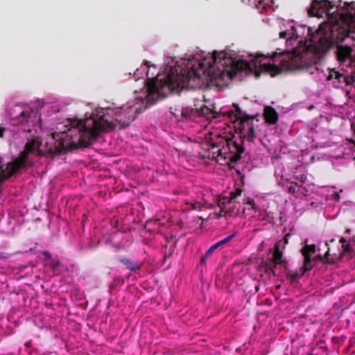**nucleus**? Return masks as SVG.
<instances>
[{
	"label": "nucleus",
	"mask_w": 355,
	"mask_h": 355,
	"mask_svg": "<svg viewBox=\"0 0 355 355\" xmlns=\"http://www.w3.org/2000/svg\"><path fill=\"white\" fill-rule=\"evenodd\" d=\"M212 63L189 60L182 65L176 64L164 78L157 76L146 83L147 101L154 104L172 92L179 93L184 88L201 87L205 85L220 87L223 82L232 80L239 72L251 71L252 67L245 60H234L227 53L214 51Z\"/></svg>",
	"instance_id": "f257e3e1"
},
{
	"label": "nucleus",
	"mask_w": 355,
	"mask_h": 355,
	"mask_svg": "<svg viewBox=\"0 0 355 355\" xmlns=\"http://www.w3.org/2000/svg\"><path fill=\"white\" fill-rule=\"evenodd\" d=\"M139 112L141 106L138 102L120 107L114 120L110 121L103 111L85 119L69 120L64 125L67 130L51 134L46 142L47 150L52 155H61L80 147L87 148L96 140L101 132L115 128L116 123L121 128L128 127Z\"/></svg>",
	"instance_id": "f03ea898"
},
{
	"label": "nucleus",
	"mask_w": 355,
	"mask_h": 355,
	"mask_svg": "<svg viewBox=\"0 0 355 355\" xmlns=\"http://www.w3.org/2000/svg\"><path fill=\"white\" fill-rule=\"evenodd\" d=\"M347 12L338 13L336 20V44L344 41L350 33L355 32V2L345 3Z\"/></svg>",
	"instance_id": "7ed1b4c3"
},
{
	"label": "nucleus",
	"mask_w": 355,
	"mask_h": 355,
	"mask_svg": "<svg viewBox=\"0 0 355 355\" xmlns=\"http://www.w3.org/2000/svg\"><path fill=\"white\" fill-rule=\"evenodd\" d=\"M236 114H234L236 121L238 122L237 128L239 129L241 136L249 141H253L255 137L254 124L252 120L257 115H249L243 112L239 104H232Z\"/></svg>",
	"instance_id": "20e7f679"
},
{
	"label": "nucleus",
	"mask_w": 355,
	"mask_h": 355,
	"mask_svg": "<svg viewBox=\"0 0 355 355\" xmlns=\"http://www.w3.org/2000/svg\"><path fill=\"white\" fill-rule=\"evenodd\" d=\"M226 146L218 150V161L223 159L227 164L236 163L241 158V154L244 153V147L242 144L237 143L234 138L225 140Z\"/></svg>",
	"instance_id": "39448f33"
},
{
	"label": "nucleus",
	"mask_w": 355,
	"mask_h": 355,
	"mask_svg": "<svg viewBox=\"0 0 355 355\" xmlns=\"http://www.w3.org/2000/svg\"><path fill=\"white\" fill-rule=\"evenodd\" d=\"M8 114L10 119L16 124L26 125L25 131L31 132V127L34 126L36 120V113L29 108H24L20 105H15L10 108Z\"/></svg>",
	"instance_id": "423d86ee"
},
{
	"label": "nucleus",
	"mask_w": 355,
	"mask_h": 355,
	"mask_svg": "<svg viewBox=\"0 0 355 355\" xmlns=\"http://www.w3.org/2000/svg\"><path fill=\"white\" fill-rule=\"evenodd\" d=\"M40 145V143L37 139H33L25 144L24 150L20 152L19 156L9 162V166L12 167V173H18L21 169L26 168L28 160V153H34Z\"/></svg>",
	"instance_id": "0eeeda50"
},
{
	"label": "nucleus",
	"mask_w": 355,
	"mask_h": 355,
	"mask_svg": "<svg viewBox=\"0 0 355 355\" xmlns=\"http://www.w3.org/2000/svg\"><path fill=\"white\" fill-rule=\"evenodd\" d=\"M218 206L220 208V211L217 214V218L234 216L239 213V208L236 202L227 197L220 198L218 200Z\"/></svg>",
	"instance_id": "6e6552de"
},
{
	"label": "nucleus",
	"mask_w": 355,
	"mask_h": 355,
	"mask_svg": "<svg viewBox=\"0 0 355 355\" xmlns=\"http://www.w3.org/2000/svg\"><path fill=\"white\" fill-rule=\"evenodd\" d=\"M335 6L328 0H313L308 9V14L311 17H322L324 14L327 15Z\"/></svg>",
	"instance_id": "1a4fd4ad"
},
{
	"label": "nucleus",
	"mask_w": 355,
	"mask_h": 355,
	"mask_svg": "<svg viewBox=\"0 0 355 355\" xmlns=\"http://www.w3.org/2000/svg\"><path fill=\"white\" fill-rule=\"evenodd\" d=\"M211 114V116L214 119L217 118L218 113L211 111L205 105H202L200 109L196 107H184L182 110V115L186 119H193L196 116H205L209 117V114Z\"/></svg>",
	"instance_id": "9d476101"
},
{
	"label": "nucleus",
	"mask_w": 355,
	"mask_h": 355,
	"mask_svg": "<svg viewBox=\"0 0 355 355\" xmlns=\"http://www.w3.org/2000/svg\"><path fill=\"white\" fill-rule=\"evenodd\" d=\"M352 51V48L349 46L338 45L336 51L338 60L340 62H345L351 57Z\"/></svg>",
	"instance_id": "9b49d317"
},
{
	"label": "nucleus",
	"mask_w": 355,
	"mask_h": 355,
	"mask_svg": "<svg viewBox=\"0 0 355 355\" xmlns=\"http://www.w3.org/2000/svg\"><path fill=\"white\" fill-rule=\"evenodd\" d=\"M281 241L277 243L274 248V252L272 254V262L274 263V267H277L279 264H282L284 266L287 264V261L283 258V252L280 250Z\"/></svg>",
	"instance_id": "f8f14e48"
},
{
	"label": "nucleus",
	"mask_w": 355,
	"mask_h": 355,
	"mask_svg": "<svg viewBox=\"0 0 355 355\" xmlns=\"http://www.w3.org/2000/svg\"><path fill=\"white\" fill-rule=\"evenodd\" d=\"M263 116L266 122L268 124H275L278 121L277 112L270 106H266L265 107Z\"/></svg>",
	"instance_id": "ddd939ff"
},
{
	"label": "nucleus",
	"mask_w": 355,
	"mask_h": 355,
	"mask_svg": "<svg viewBox=\"0 0 355 355\" xmlns=\"http://www.w3.org/2000/svg\"><path fill=\"white\" fill-rule=\"evenodd\" d=\"M119 261L126 266V268L132 271L140 269L141 266L139 263L132 262L130 259L122 257L119 259Z\"/></svg>",
	"instance_id": "4468645a"
},
{
	"label": "nucleus",
	"mask_w": 355,
	"mask_h": 355,
	"mask_svg": "<svg viewBox=\"0 0 355 355\" xmlns=\"http://www.w3.org/2000/svg\"><path fill=\"white\" fill-rule=\"evenodd\" d=\"M304 257V262L303 266L301 268L302 270V274H304L306 272L311 270L313 268V265L311 264V256L309 255H303Z\"/></svg>",
	"instance_id": "2eb2a0df"
},
{
	"label": "nucleus",
	"mask_w": 355,
	"mask_h": 355,
	"mask_svg": "<svg viewBox=\"0 0 355 355\" xmlns=\"http://www.w3.org/2000/svg\"><path fill=\"white\" fill-rule=\"evenodd\" d=\"M8 171H7V173H6L4 171L0 172V183L3 182L4 181L8 180L12 176H13L14 175H15L17 173H12V167H10L9 166V162L8 163Z\"/></svg>",
	"instance_id": "dca6fc26"
},
{
	"label": "nucleus",
	"mask_w": 355,
	"mask_h": 355,
	"mask_svg": "<svg viewBox=\"0 0 355 355\" xmlns=\"http://www.w3.org/2000/svg\"><path fill=\"white\" fill-rule=\"evenodd\" d=\"M316 251V247L315 245H308L305 244V245L302 248L301 253L302 255H309L311 256Z\"/></svg>",
	"instance_id": "f3484780"
},
{
	"label": "nucleus",
	"mask_w": 355,
	"mask_h": 355,
	"mask_svg": "<svg viewBox=\"0 0 355 355\" xmlns=\"http://www.w3.org/2000/svg\"><path fill=\"white\" fill-rule=\"evenodd\" d=\"M295 31L294 26L291 27V31H282L279 33V37L282 39H291L294 37V31Z\"/></svg>",
	"instance_id": "a211bd4d"
},
{
	"label": "nucleus",
	"mask_w": 355,
	"mask_h": 355,
	"mask_svg": "<svg viewBox=\"0 0 355 355\" xmlns=\"http://www.w3.org/2000/svg\"><path fill=\"white\" fill-rule=\"evenodd\" d=\"M217 248L212 245L200 258V263H205L207 259L216 250Z\"/></svg>",
	"instance_id": "6ab92c4d"
},
{
	"label": "nucleus",
	"mask_w": 355,
	"mask_h": 355,
	"mask_svg": "<svg viewBox=\"0 0 355 355\" xmlns=\"http://www.w3.org/2000/svg\"><path fill=\"white\" fill-rule=\"evenodd\" d=\"M243 203L250 205L251 209L260 211V208L256 206L254 199L250 197H245Z\"/></svg>",
	"instance_id": "aec40b11"
},
{
	"label": "nucleus",
	"mask_w": 355,
	"mask_h": 355,
	"mask_svg": "<svg viewBox=\"0 0 355 355\" xmlns=\"http://www.w3.org/2000/svg\"><path fill=\"white\" fill-rule=\"evenodd\" d=\"M287 277H289L292 281H297L304 274L302 272L301 274H299L296 271L293 270H288L286 272Z\"/></svg>",
	"instance_id": "412c9836"
},
{
	"label": "nucleus",
	"mask_w": 355,
	"mask_h": 355,
	"mask_svg": "<svg viewBox=\"0 0 355 355\" xmlns=\"http://www.w3.org/2000/svg\"><path fill=\"white\" fill-rule=\"evenodd\" d=\"M235 234H231L229 236L222 239L221 241L214 243V246L218 248H219L220 246L223 245H225L226 243H227L229 241H230L234 237Z\"/></svg>",
	"instance_id": "4be33fe9"
},
{
	"label": "nucleus",
	"mask_w": 355,
	"mask_h": 355,
	"mask_svg": "<svg viewBox=\"0 0 355 355\" xmlns=\"http://www.w3.org/2000/svg\"><path fill=\"white\" fill-rule=\"evenodd\" d=\"M243 190L241 188H236L235 191L230 192V199L235 201V199L239 196H241L242 194Z\"/></svg>",
	"instance_id": "5701e85b"
},
{
	"label": "nucleus",
	"mask_w": 355,
	"mask_h": 355,
	"mask_svg": "<svg viewBox=\"0 0 355 355\" xmlns=\"http://www.w3.org/2000/svg\"><path fill=\"white\" fill-rule=\"evenodd\" d=\"M275 268L276 267H274V263L272 262V264H266V272H272L273 275H276L275 273Z\"/></svg>",
	"instance_id": "b1692460"
},
{
	"label": "nucleus",
	"mask_w": 355,
	"mask_h": 355,
	"mask_svg": "<svg viewBox=\"0 0 355 355\" xmlns=\"http://www.w3.org/2000/svg\"><path fill=\"white\" fill-rule=\"evenodd\" d=\"M154 225L155 226H157V227L160 226V225H161L160 219L148 220L146 223V225Z\"/></svg>",
	"instance_id": "393cba45"
},
{
	"label": "nucleus",
	"mask_w": 355,
	"mask_h": 355,
	"mask_svg": "<svg viewBox=\"0 0 355 355\" xmlns=\"http://www.w3.org/2000/svg\"><path fill=\"white\" fill-rule=\"evenodd\" d=\"M334 78H335L336 79H339V78H340V77L341 76V74H340V73H338V72H337V71H331V72L330 73V74H329V76H328L327 79H328V80L332 79V78H334Z\"/></svg>",
	"instance_id": "a878e982"
},
{
	"label": "nucleus",
	"mask_w": 355,
	"mask_h": 355,
	"mask_svg": "<svg viewBox=\"0 0 355 355\" xmlns=\"http://www.w3.org/2000/svg\"><path fill=\"white\" fill-rule=\"evenodd\" d=\"M297 184L291 183V185L288 187V191L290 193H295L297 191Z\"/></svg>",
	"instance_id": "bb28decb"
},
{
	"label": "nucleus",
	"mask_w": 355,
	"mask_h": 355,
	"mask_svg": "<svg viewBox=\"0 0 355 355\" xmlns=\"http://www.w3.org/2000/svg\"><path fill=\"white\" fill-rule=\"evenodd\" d=\"M342 247L345 252H351L353 251L352 247L350 244L342 245Z\"/></svg>",
	"instance_id": "cd10ccee"
},
{
	"label": "nucleus",
	"mask_w": 355,
	"mask_h": 355,
	"mask_svg": "<svg viewBox=\"0 0 355 355\" xmlns=\"http://www.w3.org/2000/svg\"><path fill=\"white\" fill-rule=\"evenodd\" d=\"M329 255V252L327 251L326 253H325V255H324V257L326 259V261L328 263H334V261L332 260H330L329 258H328V256Z\"/></svg>",
	"instance_id": "c85d7f7f"
},
{
	"label": "nucleus",
	"mask_w": 355,
	"mask_h": 355,
	"mask_svg": "<svg viewBox=\"0 0 355 355\" xmlns=\"http://www.w3.org/2000/svg\"><path fill=\"white\" fill-rule=\"evenodd\" d=\"M200 207V204L199 202H195L192 205L193 209H198Z\"/></svg>",
	"instance_id": "c756f323"
},
{
	"label": "nucleus",
	"mask_w": 355,
	"mask_h": 355,
	"mask_svg": "<svg viewBox=\"0 0 355 355\" xmlns=\"http://www.w3.org/2000/svg\"><path fill=\"white\" fill-rule=\"evenodd\" d=\"M42 254L47 259H51V254L48 251H44V252H43Z\"/></svg>",
	"instance_id": "7c9ffc66"
},
{
	"label": "nucleus",
	"mask_w": 355,
	"mask_h": 355,
	"mask_svg": "<svg viewBox=\"0 0 355 355\" xmlns=\"http://www.w3.org/2000/svg\"><path fill=\"white\" fill-rule=\"evenodd\" d=\"M1 171H4L6 173H7V171H8V164H6V168H3V166L0 165V172Z\"/></svg>",
	"instance_id": "2f4dec72"
},
{
	"label": "nucleus",
	"mask_w": 355,
	"mask_h": 355,
	"mask_svg": "<svg viewBox=\"0 0 355 355\" xmlns=\"http://www.w3.org/2000/svg\"><path fill=\"white\" fill-rule=\"evenodd\" d=\"M288 235H289V234H287V235L285 236L284 239V243H283V244H282V248H284V247H285V246H284V245L288 243V239H287V237L288 236Z\"/></svg>",
	"instance_id": "473e14b6"
},
{
	"label": "nucleus",
	"mask_w": 355,
	"mask_h": 355,
	"mask_svg": "<svg viewBox=\"0 0 355 355\" xmlns=\"http://www.w3.org/2000/svg\"><path fill=\"white\" fill-rule=\"evenodd\" d=\"M4 132H5V128L0 126V137H3Z\"/></svg>",
	"instance_id": "72a5a7b5"
},
{
	"label": "nucleus",
	"mask_w": 355,
	"mask_h": 355,
	"mask_svg": "<svg viewBox=\"0 0 355 355\" xmlns=\"http://www.w3.org/2000/svg\"><path fill=\"white\" fill-rule=\"evenodd\" d=\"M339 242L342 243L343 245H345L346 239L343 237H341Z\"/></svg>",
	"instance_id": "f704fd0d"
},
{
	"label": "nucleus",
	"mask_w": 355,
	"mask_h": 355,
	"mask_svg": "<svg viewBox=\"0 0 355 355\" xmlns=\"http://www.w3.org/2000/svg\"><path fill=\"white\" fill-rule=\"evenodd\" d=\"M60 265V261H56V262L53 263V268H55L58 267Z\"/></svg>",
	"instance_id": "c9c22d12"
},
{
	"label": "nucleus",
	"mask_w": 355,
	"mask_h": 355,
	"mask_svg": "<svg viewBox=\"0 0 355 355\" xmlns=\"http://www.w3.org/2000/svg\"><path fill=\"white\" fill-rule=\"evenodd\" d=\"M173 239V236H171V237H170V238H167V239H166V241H167V242H169V241H171V239Z\"/></svg>",
	"instance_id": "e433bc0d"
},
{
	"label": "nucleus",
	"mask_w": 355,
	"mask_h": 355,
	"mask_svg": "<svg viewBox=\"0 0 355 355\" xmlns=\"http://www.w3.org/2000/svg\"><path fill=\"white\" fill-rule=\"evenodd\" d=\"M261 56H263V55H259L257 57V58H256V62H259V61H258V59H259V57H261Z\"/></svg>",
	"instance_id": "4c0bfd02"
},
{
	"label": "nucleus",
	"mask_w": 355,
	"mask_h": 355,
	"mask_svg": "<svg viewBox=\"0 0 355 355\" xmlns=\"http://www.w3.org/2000/svg\"><path fill=\"white\" fill-rule=\"evenodd\" d=\"M345 232L349 234L351 232V230L350 229H346Z\"/></svg>",
	"instance_id": "58836bf2"
},
{
	"label": "nucleus",
	"mask_w": 355,
	"mask_h": 355,
	"mask_svg": "<svg viewBox=\"0 0 355 355\" xmlns=\"http://www.w3.org/2000/svg\"><path fill=\"white\" fill-rule=\"evenodd\" d=\"M317 258L320 259H324L321 255H318Z\"/></svg>",
	"instance_id": "ea45409f"
},
{
	"label": "nucleus",
	"mask_w": 355,
	"mask_h": 355,
	"mask_svg": "<svg viewBox=\"0 0 355 355\" xmlns=\"http://www.w3.org/2000/svg\"><path fill=\"white\" fill-rule=\"evenodd\" d=\"M145 64H146L148 67H148V62H147V61H145Z\"/></svg>",
	"instance_id": "a19ab883"
},
{
	"label": "nucleus",
	"mask_w": 355,
	"mask_h": 355,
	"mask_svg": "<svg viewBox=\"0 0 355 355\" xmlns=\"http://www.w3.org/2000/svg\"><path fill=\"white\" fill-rule=\"evenodd\" d=\"M233 114V111L230 112V116Z\"/></svg>",
	"instance_id": "79ce46f5"
},
{
	"label": "nucleus",
	"mask_w": 355,
	"mask_h": 355,
	"mask_svg": "<svg viewBox=\"0 0 355 355\" xmlns=\"http://www.w3.org/2000/svg\"><path fill=\"white\" fill-rule=\"evenodd\" d=\"M309 355H311V354H309Z\"/></svg>",
	"instance_id": "37998d69"
}]
</instances>
